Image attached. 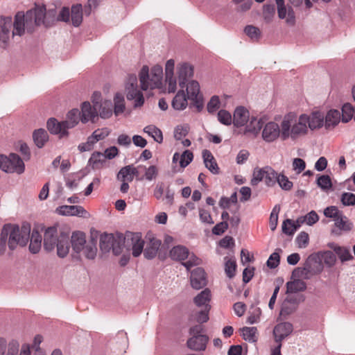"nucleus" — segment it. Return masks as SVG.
<instances>
[{"label": "nucleus", "mask_w": 355, "mask_h": 355, "mask_svg": "<svg viewBox=\"0 0 355 355\" xmlns=\"http://www.w3.org/2000/svg\"><path fill=\"white\" fill-rule=\"evenodd\" d=\"M282 141H297L314 132L311 114L288 112L280 120Z\"/></svg>", "instance_id": "1"}, {"label": "nucleus", "mask_w": 355, "mask_h": 355, "mask_svg": "<svg viewBox=\"0 0 355 355\" xmlns=\"http://www.w3.org/2000/svg\"><path fill=\"white\" fill-rule=\"evenodd\" d=\"M165 92H176L178 86L184 87L186 83L194 76V66L189 62L180 61L176 63L173 58L164 64Z\"/></svg>", "instance_id": "2"}, {"label": "nucleus", "mask_w": 355, "mask_h": 355, "mask_svg": "<svg viewBox=\"0 0 355 355\" xmlns=\"http://www.w3.org/2000/svg\"><path fill=\"white\" fill-rule=\"evenodd\" d=\"M138 77L139 85L143 91L159 89L165 92L164 70L159 64H155L150 67L145 64L140 69Z\"/></svg>", "instance_id": "3"}, {"label": "nucleus", "mask_w": 355, "mask_h": 355, "mask_svg": "<svg viewBox=\"0 0 355 355\" xmlns=\"http://www.w3.org/2000/svg\"><path fill=\"white\" fill-rule=\"evenodd\" d=\"M234 127L241 129L240 133L246 136L257 137L262 127V118L251 116L249 111L243 106L237 107L233 115Z\"/></svg>", "instance_id": "4"}, {"label": "nucleus", "mask_w": 355, "mask_h": 355, "mask_svg": "<svg viewBox=\"0 0 355 355\" xmlns=\"http://www.w3.org/2000/svg\"><path fill=\"white\" fill-rule=\"evenodd\" d=\"M81 122L80 110L73 108L69 110L65 119L59 121L55 118H50L46 123L48 130L53 135H58L59 138H67L69 135V129H72Z\"/></svg>", "instance_id": "5"}, {"label": "nucleus", "mask_w": 355, "mask_h": 355, "mask_svg": "<svg viewBox=\"0 0 355 355\" xmlns=\"http://www.w3.org/2000/svg\"><path fill=\"white\" fill-rule=\"evenodd\" d=\"M31 225L24 224L21 227L12 224H6L3 227L1 236L2 239L8 241L10 250L15 249L18 245L25 246L30 239Z\"/></svg>", "instance_id": "6"}, {"label": "nucleus", "mask_w": 355, "mask_h": 355, "mask_svg": "<svg viewBox=\"0 0 355 355\" xmlns=\"http://www.w3.org/2000/svg\"><path fill=\"white\" fill-rule=\"evenodd\" d=\"M71 243L72 246V255L77 258L81 259L85 257L88 259H93L96 257L97 253V248L96 243L93 240H86V235L82 232H75L71 237Z\"/></svg>", "instance_id": "7"}, {"label": "nucleus", "mask_w": 355, "mask_h": 355, "mask_svg": "<svg viewBox=\"0 0 355 355\" xmlns=\"http://www.w3.org/2000/svg\"><path fill=\"white\" fill-rule=\"evenodd\" d=\"M311 114L314 131L322 128L326 130L334 129L342 121L340 112L336 109H330L326 114L321 110H313Z\"/></svg>", "instance_id": "8"}, {"label": "nucleus", "mask_w": 355, "mask_h": 355, "mask_svg": "<svg viewBox=\"0 0 355 355\" xmlns=\"http://www.w3.org/2000/svg\"><path fill=\"white\" fill-rule=\"evenodd\" d=\"M138 76L135 73L128 74L124 80V92L128 101H134L135 107H141L144 103L142 89L138 84Z\"/></svg>", "instance_id": "9"}, {"label": "nucleus", "mask_w": 355, "mask_h": 355, "mask_svg": "<svg viewBox=\"0 0 355 355\" xmlns=\"http://www.w3.org/2000/svg\"><path fill=\"white\" fill-rule=\"evenodd\" d=\"M123 234H103L100 238V248L103 252L112 250L114 255L118 256L123 252Z\"/></svg>", "instance_id": "10"}, {"label": "nucleus", "mask_w": 355, "mask_h": 355, "mask_svg": "<svg viewBox=\"0 0 355 355\" xmlns=\"http://www.w3.org/2000/svg\"><path fill=\"white\" fill-rule=\"evenodd\" d=\"M277 172L271 166L256 167L252 171L250 184L252 186L258 185L261 182L268 187H273L276 184Z\"/></svg>", "instance_id": "11"}, {"label": "nucleus", "mask_w": 355, "mask_h": 355, "mask_svg": "<svg viewBox=\"0 0 355 355\" xmlns=\"http://www.w3.org/2000/svg\"><path fill=\"white\" fill-rule=\"evenodd\" d=\"M0 168L6 173L21 174L24 172L25 165L20 157L15 153L9 156L0 155Z\"/></svg>", "instance_id": "12"}, {"label": "nucleus", "mask_w": 355, "mask_h": 355, "mask_svg": "<svg viewBox=\"0 0 355 355\" xmlns=\"http://www.w3.org/2000/svg\"><path fill=\"white\" fill-rule=\"evenodd\" d=\"M169 257L175 261H182L189 258V260L183 265L187 270L194 266L200 264L201 260L193 254H190L189 250L183 245H176L169 252Z\"/></svg>", "instance_id": "13"}, {"label": "nucleus", "mask_w": 355, "mask_h": 355, "mask_svg": "<svg viewBox=\"0 0 355 355\" xmlns=\"http://www.w3.org/2000/svg\"><path fill=\"white\" fill-rule=\"evenodd\" d=\"M191 338L187 340V346L193 351H204L206 349L209 338L203 333V328L198 324L190 329Z\"/></svg>", "instance_id": "14"}, {"label": "nucleus", "mask_w": 355, "mask_h": 355, "mask_svg": "<svg viewBox=\"0 0 355 355\" xmlns=\"http://www.w3.org/2000/svg\"><path fill=\"white\" fill-rule=\"evenodd\" d=\"M261 139L268 144L277 141L279 139L282 140V130L281 122L279 123L270 121L264 123L262 119Z\"/></svg>", "instance_id": "15"}, {"label": "nucleus", "mask_w": 355, "mask_h": 355, "mask_svg": "<svg viewBox=\"0 0 355 355\" xmlns=\"http://www.w3.org/2000/svg\"><path fill=\"white\" fill-rule=\"evenodd\" d=\"M122 246L123 247V252L125 250L130 252L131 250L132 255L135 257H137L144 250V241L141 234L130 233L124 236V241L123 242Z\"/></svg>", "instance_id": "16"}, {"label": "nucleus", "mask_w": 355, "mask_h": 355, "mask_svg": "<svg viewBox=\"0 0 355 355\" xmlns=\"http://www.w3.org/2000/svg\"><path fill=\"white\" fill-rule=\"evenodd\" d=\"M91 101L96 107L98 117L109 119L113 114V106L110 100L103 99L101 93L94 92L91 96Z\"/></svg>", "instance_id": "17"}, {"label": "nucleus", "mask_w": 355, "mask_h": 355, "mask_svg": "<svg viewBox=\"0 0 355 355\" xmlns=\"http://www.w3.org/2000/svg\"><path fill=\"white\" fill-rule=\"evenodd\" d=\"M184 87L188 99L192 101L197 108L201 109L203 107V95L200 92L199 83L196 80H189Z\"/></svg>", "instance_id": "18"}, {"label": "nucleus", "mask_w": 355, "mask_h": 355, "mask_svg": "<svg viewBox=\"0 0 355 355\" xmlns=\"http://www.w3.org/2000/svg\"><path fill=\"white\" fill-rule=\"evenodd\" d=\"M33 25L29 20L26 18V15L24 12H17L12 20V38L15 36L21 37L25 33V30H31Z\"/></svg>", "instance_id": "19"}, {"label": "nucleus", "mask_w": 355, "mask_h": 355, "mask_svg": "<svg viewBox=\"0 0 355 355\" xmlns=\"http://www.w3.org/2000/svg\"><path fill=\"white\" fill-rule=\"evenodd\" d=\"M55 213L60 216L89 217V214L80 205H62L55 209Z\"/></svg>", "instance_id": "20"}, {"label": "nucleus", "mask_w": 355, "mask_h": 355, "mask_svg": "<svg viewBox=\"0 0 355 355\" xmlns=\"http://www.w3.org/2000/svg\"><path fill=\"white\" fill-rule=\"evenodd\" d=\"M92 101H84L80 105V115L81 123L85 124L88 122L94 123L98 119V112L96 106Z\"/></svg>", "instance_id": "21"}, {"label": "nucleus", "mask_w": 355, "mask_h": 355, "mask_svg": "<svg viewBox=\"0 0 355 355\" xmlns=\"http://www.w3.org/2000/svg\"><path fill=\"white\" fill-rule=\"evenodd\" d=\"M19 341L15 338L7 340L0 336V355H18Z\"/></svg>", "instance_id": "22"}, {"label": "nucleus", "mask_w": 355, "mask_h": 355, "mask_svg": "<svg viewBox=\"0 0 355 355\" xmlns=\"http://www.w3.org/2000/svg\"><path fill=\"white\" fill-rule=\"evenodd\" d=\"M12 19L10 17H0V42L7 44L12 38Z\"/></svg>", "instance_id": "23"}, {"label": "nucleus", "mask_w": 355, "mask_h": 355, "mask_svg": "<svg viewBox=\"0 0 355 355\" xmlns=\"http://www.w3.org/2000/svg\"><path fill=\"white\" fill-rule=\"evenodd\" d=\"M60 235L55 227H51L45 230L44 234V248L46 251L51 252L55 249L60 240Z\"/></svg>", "instance_id": "24"}, {"label": "nucleus", "mask_w": 355, "mask_h": 355, "mask_svg": "<svg viewBox=\"0 0 355 355\" xmlns=\"http://www.w3.org/2000/svg\"><path fill=\"white\" fill-rule=\"evenodd\" d=\"M26 18L31 21L32 25H41L44 23L46 15V8L43 6H36L33 9L26 12Z\"/></svg>", "instance_id": "25"}, {"label": "nucleus", "mask_w": 355, "mask_h": 355, "mask_svg": "<svg viewBox=\"0 0 355 355\" xmlns=\"http://www.w3.org/2000/svg\"><path fill=\"white\" fill-rule=\"evenodd\" d=\"M293 325L290 322H281L277 324L273 329V334L276 343H282L293 331Z\"/></svg>", "instance_id": "26"}, {"label": "nucleus", "mask_w": 355, "mask_h": 355, "mask_svg": "<svg viewBox=\"0 0 355 355\" xmlns=\"http://www.w3.org/2000/svg\"><path fill=\"white\" fill-rule=\"evenodd\" d=\"M191 286L196 289H200L207 284L205 272L201 268L194 269L191 274L190 277Z\"/></svg>", "instance_id": "27"}, {"label": "nucleus", "mask_w": 355, "mask_h": 355, "mask_svg": "<svg viewBox=\"0 0 355 355\" xmlns=\"http://www.w3.org/2000/svg\"><path fill=\"white\" fill-rule=\"evenodd\" d=\"M278 17L284 20L285 24L288 26H294L296 23L295 14L293 9L291 6L281 8L277 10Z\"/></svg>", "instance_id": "28"}, {"label": "nucleus", "mask_w": 355, "mask_h": 355, "mask_svg": "<svg viewBox=\"0 0 355 355\" xmlns=\"http://www.w3.org/2000/svg\"><path fill=\"white\" fill-rule=\"evenodd\" d=\"M193 159V154L189 150H184L182 154L176 152L174 153L172 159L173 163H176L179 161L181 168H184L187 167Z\"/></svg>", "instance_id": "29"}, {"label": "nucleus", "mask_w": 355, "mask_h": 355, "mask_svg": "<svg viewBox=\"0 0 355 355\" xmlns=\"http://www.w3.org/2000/svg\"><path fill=\"white\" fill-rule=\"evenodd\" d=\"M138 173L137 168L132 165L123 167L117 174V178L121 182H132Z\"/></svg>", "instance_id": "30"}, {"label": "nucleus", "mask_w": 355, "mask_h": 355, "mask_svg": "<svg viewBox=\"0 0 355 355\" xmlns=\"http://www.w3.org/2000/svg\"><path fill=\"white\" fill-rule=\"evenodd\" d=\"M202 157L206 168L213 174H218L219 168L211 153L208 150H204Z\"/></svg>", "instance_id": "31"}, {"label": "nucleus", "mask_w": 355, "mask_h": 355, "mask_svg": "<svg viewBox=\"0 0 355 355\" xmlns=\"http://www.w3.org/2000/svg\"><path fill=\"white\" fill-rule=\"evenodd\" d=\"M188 98L186 96L185 92L183 89L179 90L172 101V106L176 110H183L188 105Z\"/></svg>", "instance_id": "32"}, {"label": "nucleus", "mask_w": 355, "mask_h": 355, "mask_svg": "<svg viewBox=\"0 0 355 355\" xmlns=\"http://www.w3.org/2000/svg\"><path fill=\"white\" fill-rule=\"evenodd\" d=\"M83 8L81 4H76L71 6L70 22L73 26L78 27L81 24L83 19Z\"/></svg>", "instance_id": "33"}, {"label": "nucleus", "mask_w": 355, "mask_h": 355, "mask_svg": "<svg viewBox=\"0 0 355 355\" xmlns=\"http://www.w3.org/2000/svg\"><path fill=\"white\" fill-rule=\"evenodd\" d=\"M57 248V254L59 257H65L69 252V242L68 236L64 234H60V240L55 247Z\"/></svg>", "instance_id": "34"}, {"label": "nucleus", "mask_w": 355, "mask_h": 355, "mask_svg": "<svg viewBox=\"0 0 355 355\" xmlns=\"http://www.w3.org/2000/svg\"><path fill=\"white\" fill-rule=\"evenodd\" d=\"M244 34L254 42H259L262 37V31L261 29L254 25H247L243 28Z\"/></svg>", "instance_id": "35"}, {"label": "nucleus", "mask_w": 355, "mask_h": 355, "mask_svg": "<svg viewBox=\"0 0 355 355\" xmlns=\"http://www.w3.org/2000/svg\"><path fill=\"white\" fill-rule=\"evenodd\" d=\"M160 245L161 242L159 239H157L155 238L150 239L149 243L144 250V257L148 259L154 258L157 253Z\"/></svg>", "instance_id": "36"}, {"label": "nucleus", "mask_w": 355, "mask_h": 355, "mask_svg": "<svg viewBox=\"0 0 355 355\" xmlns=\"http://www.w3.org/2000/svg\"><path fill=\"white\" fill-rule=\"evenodd\" d=\"M105 163V158L100 152H94L90 158L88 160V166L91 167L92 169H100L103 168L104 164Z\"/></svg>", "instance_id": "37"}, {"label": "nucleus", "mask_w": 355, "mask_h": 355, "mask_svg": "<svg viewBox=\"0 0 355 355\" xmlns=\"http://www.w3.org/2000/svg\"><path fill=\"white\" fill-rule=\"evenodd\" d=\"M211 300V292L208 288L201 291L194 298V302L198 307H210L209 302Z\"/></svg>", "instance_id": "38"}, {"label": "nucleus", "mask_w": 355, "mask_h": 355, "mask_svg": "<svg viewBox=\"0 0 355 355\" xmlns=\"http://www.w3.org/2000/svg\"><path fill=\"white\" fill-rule=\"evenodd\" d=\"M125 110V103L123 94L121 92H116L114 96L113 112L115 116H119L124 112Z\"/></svg>", "instance_id": "39"}, {"label": "nucleus", "mask_w": 355, "mask_h": 355, "mask_svg": "<svg viewBox=\"0 0 355 355\" xmlns=\"http://www.w3.org/2000/svg\"><path fill=\"white\" fill-rule=\"evenodd\" d=\"M33 139L35 144L41 148L49 140V135L44 129L40 128L33 132Z\"/></svg>", "instance_id": "40"}, {"label": "nucleus", "mask_w": 355, "mask_h": 355, "mask_svg": "<svg viewBox=\"0 0 355 355\" xmlns=\"http://www.w3.org/2000/svg\"><path fill=\"white\" fill-rule=\"evenodd\" d=\"M341 119L343 123H347L352 119L355 120V107L349 103H345L341 107Z\"/></svg>", "instance_id": "41"}, {"label": "nucleus", "mask_w": 355, "mask_h": 355, "mask_svg": "<svg viewBox=\"0 0 355 355\" xmlns=\"http://www.w3.org/2000/svg\"><path fill=\"white\" fill-rule=\"evenodd\" d=\"M243 338L249 343H256L258 340L257 329L255 327H245L241 329Z\"/></svg>", "instance_id": "42"}, {"label": "nucleus", "mask_w": 355, "mask_h": 355, "mask_svg": "<svg viewBox=\"0 0 355 355\" xmlns=\"http://www.w3.org/2000/svg\"><path fill=\"white\" fill-rule=\"evenodd\" d=\"M42 246V236L38 231L33 230L31 237V243L29 245L30 251L32 253H37Z\"/></svg>", "instance_id": "43"}, {"label": "nucleus", "mask_w": 355, "mask_h": 355, "mask_svg": "<svg viewBox=\"0 0 355 355\" xmlns=\"http://www.w3.org/2000/svg\"><path fill=\"white\" fill-rule=\"evenodd\" d=\"M144 132L146 133L148 135L153 138V139L161 144L163 141V135L162 132L157 127L154 125H149L146 126L144 128Z\"/></svg>", "instance_id": "44"}, {"label": "nucleus", "mask_w": 355, "mask_h": 355, "mask_svg": "<svg viewBox=\"0 0 355 355\" xmlns=\"http://www.w3.org/2000/svg\"><path fill=\"white\" fill-rule=\"evenodd\" d=\"M301 225L297 223V219L296 220L286 219L283 222L282 232L285 234L293 235Z\"/></svg>", "instance_id": "45"}, {"label": "nucleus", "mask_w": 355, "mask_h": 355, "mask_svg": "<svg viewBox=\"0 0 355 355\" xmlns=\"http://www.w3.org/2000/svg\"><path fill=\"white\" fill-rule=\"evenodd\" d=\"M335 226L340 230L349 232L353 228V223L343 214L334 222Z\"/></svg>", "instance_id": "46"}, {"label": "nucleus", "mask_w": 355, "mask_h": 355, "mask_svg": "<svg viewBox=\"0 0 355 355\" xmlns=\"http://www.w3.org/2000/svg\"><path fill=\"white\" fill-rule=\"evenodd\" d=\"M288 293H297L302 291L306 288V284L303 280L294 279L286 284Z\"/></svg>", "instance_id": "47"}, {"label": "nucleus", "mask_w": 355, "mask_h": 355, "mask_svg": "<svg viewBox=\"0 0 355 355\" xmlns=\"http://www.w3.org/2000/svg\"><path fill=\"white\" fill-rule=\"evenodd\" d=\"M110 132V130L107 128H99L94 130L89 137L95 145L98 141L105 139Z\"/></svg>", "instance_id": "48"}, {"label": "nucleus", "mask_w": 355, "mask_h": 355, "mask_svg": "<svg viewBox=\"0 0 355 355\" xmlns=\"http://www.w3.org/2000/svg\"><path fill=\"white\" fill-rule=\"evenodd\" d=\"M276 182H277L280 188L284 191H290L293 186V182L283 173H277Z\"/></svg>", "instance_id": "49"}, {"label": "nucleus", "mask_w": 355, "mask_h": 355, "mask_svg": "<svg viewBox=\"0 0 355 355\" xmlns=\"http://www.w3.org/2000/svg\"><path fill=\"white\" fill-rule=\"evenodd\" d=\"M234 2L236 5L235 10L239 14L249 11L253 4L252 0H234Z\"/></svg>", "instance_id": "50"}, {"label": "nucleus", "mask_w": 355, "mask_h": 355, "mask_svg": "<svg viewBox=\"0 0 355 355\" xmlns=\"http://www.w3.org/2000/svg\"><path fill=\"white\" fill-rule=\"evenodd\" d=\"M236 268V261L234 258L225 257V272L229 278L235 275Z\"/></svg>", "instance_id": "51"}, {"label": "nucleus", "mask_w": 355, "mask_h": 355, "mask_svg": "<svg viewBox=\"0 0 355 355\" xmlns=\"http://www.w3.org/2000/svg\"><path fill=\"white\" fill-rule=\"evenodd\" d=\"M319 220V217L317 213L314 211H310L304 216H301L297 218V223L302 225L306 223L308 225H312L315 224Z\"/></svg>", "instance_id": "52"}, {"label": "nucleus", "mask_w": 355, "mask_h": 355, "mask_svg": "<svg viewBox=\"0 0 355 355\" xmlns=\"http://www.w3.org/2000/svg\"><path fill=\"white\" fill-rule=\"evenodd\" d=\"M275 15V8L272 5H265L263 8V19L266 23H271Z\"/></svg>", "instance_id": "53"}, {"label": "nucleus", "mask_w": 355, "mask_h": 355, "mask_svg": "<svg viewBox=\"0 0 355 355\" xmlns=\"http://www.w3.org/2000/svg\"><path fill=\"white\" fill-rule=\"evenodd\" d=\"M318 186L324 191L329 190L332 187L331 178L329 175H322L317 179Z\"/></svg>", "instance_id": "54"}, {"label": "nucleus", "mask_w": 355, "mask_h": 355, "mask_svg": "<svg viewBox=\"0 0 355 355\" xmlns=\"http://www.w3.org/2000/svg\"><path fill=\"white\" fill-rule=\"evenodd\" d=\"M342 214H343V212L336 206H329L324 209V215L327 218H332L334 222Z\"/></svg>", "instance_id": "55"}, {"label": "nucleus", "mask_w": 355, "mask_h": 355, "mask_svg": "<svg viewBox=\"0 0 355 355\" xmlns=\"http://www.w3.org/2000/svg\"><path fill=\"white\" fill-rule=\"evenodd\" d=\"M261 315V310L259 307H252L249 312V315L247 318V322L249 324L258 323L260 320Z\"/></svg>", "instance_id": "56"}, {"label": "nucleus", "mask_w": 355, "mask_h": 355, "mask_svg": "<svg viewBox=\"0 0 355 355\" xmlns=\"http://www.w3.org/2000/svg\"><path fill=\"white\" fill-rule=\"evenodd\" d=\"M297 309V305L295 302L291 301H285L282 304V306L280 311V315L286 317L293 313Z\"/></svg>", "instance_id": "57"}, {"label": "nucleus", "mask_w": 355, "mask_h": 355, "mask_svg": "<svg viewBox=\"0 0 355 355\" xmlns=\"http://www.w3.org/2000/svg\"><path fill=\"white\" fill-rule=\"evenodd\" d=\"M340 202L343 206L355 205V194L350 192H343L340 195Z\"/></svg>", "instance_id": "58"}, {"label": "nucleus", "mask_w": 355, "mask_h": 355, "mask_svg": "<svg viewBox=\"0 0 355 355\" xmlns=\"http://www.w3.org/2000/svg\"><path fill=\"white\" fill-rule=\"evenodd\" d=\"M218 120L225 125L233 123V119L231 114L225 110H221L218 112Z\"/></svg>", "instance_id": "59"}, {"label": "nucleus", "mask_w": 355, "mask_h": 355, "mask_svg": "<svg viewBox=\"0 0 355 355\" xmlns=\"http://www.w3.org/2000/svg\"><path fill=\"white\" fill-rule=\"evenodd\" d=\"M189 130V128L187 125H178L174 130V137L177 141H180L187 136Z\"/></svg>", "instance_id": "60"}, {"label": "nucleus", "mask_w": 355, "mask_h": 355, "mask_svg": "<svg viewBox=\"0 0 355 355\" xmlns=\"http://www.w3.org/2000/svg\"><path fill=\"white\" fill-rule=\"evenodd\" d=\"M324 263L329 267L333 266L336 261V255L331 251L324 252L322 254Z\"/></svg>", "instance_id": "61"}, {"label": "nucleus", "mask_w": 355, "mask_h": 355, "mask_svg": "<svg viewBox=\"0 0 355 355\" xmlns=\"http://www.w3.org/2000/svg\"><path fill=\"white\" fill-rule=\"evenodd\" d=\"M292 167L297 174H300L305 169L306 163L301 158H294L292 162Z\"/></svg>", "instance_id": "62"}, {"label": "nucleus", "mask_w": 355, "mask_h": 355, "mask_svg": "<svg viewBox=\"0 0 355 355\" xmlns=\"http://www.w3.org/2000/svg\"><path fill=\"white\" fill-rule=\"evenodd\" d=\"M220 102L218 96H213L207 103V109L210 113L216 112L220 107Z\"/></svg>", "instance_id": "63"}, {"label": "nucleus", "mask_w": 355, "mask_h": 355, "mask_svg": "<svg viewBox=\"0 0 355 355\" xmlns=\"http://www.w3.org/2000/svg\"><path fill=\"white\" fill-rule=\"evenodd\" d=\"M338 251L336 252V254L338 256L339 259L342 262L348 261L352 259V256L349 252V249L345 247H340L336 249Z\"/></svg>", "instance_id": "64"}]
</instances>
